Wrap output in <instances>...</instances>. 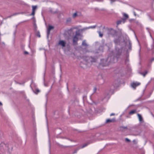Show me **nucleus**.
<instances>
[{"instance_id": "obj_1", "label": "nucleus", "mask_w": 154, "mask_h": 154, "mask_svg": "<svg viewBox=\"0 0 154 154\" xmlns=\"http://www.w3.org/2000/svg\"><path fill=\"white\" fill-rule=\"evenodd\" d=\"M107 34L109 36H114L116 35L117 32L113 29H107Z\"/></svg>"}, {"instance_id": "obj_2", "label": "nucleus", "mask_w": 154, "mask_h": 154, "mask_svg": "<svg viewBox=\"0 0 154 154\" xmlns=\"http://www.w3.org/2000/svg\"><path fill=\"white\" fill-rule=\"evenodd\" d=\"M111 58L110 57H109L106 60L102 59L101 60L100 65L103 66H106L108 65V62H112V61H109V60Z\"/></svg>"}, {"instance_id": "obj_3", "label": "nucleus", "mask_w": 154, "mask_h": 154, "mask_svg": "<svg viewBox=\"0 0 154 154\" xmlns=\"http://www.w3.org/2000/svg\"><path fill=\"white\" fill-rule=\"evenodd\" d=\"M84 60L88 63L94 62L96 61V59L92 57H86L84 58Z\"/></svg>"}, {"instance_id": "obj_4", "label": "nucleus", "mask_w": 154, "mask_h": 154, "mask_svg": "<svg viewBox=\"0 0 154 154\" xmlns=\"http://www.w3.org/2000/svg\"><path fill=\"white\" fill-rule=\"evenodd\" d=\"M2 149H3L5 150H8V144L4 142L1 143V150Z\"/></svg>"}, {"instance_id": "obj_5", "label": "nucleus", "mask_w": 154, "mask_h": 154, "mask_svg": "<svg viewBox=\"0 0 154 154\" xmlns=\"http://www.w3.org/2000/svg\"><path fill=\"white\" fill-rule=\"evenodd\" d=\"M140 84V82H133L131 84V86L134 89H135L136 87L139 85Z\"/></svg>"}, {"instance_id": "obj_6", "label": "nucleus", "mask_w": 154, "mask_h": 154, "mask_svg": "<svg viewBox=\"0 0 154 154\" xmlns=\"http://www.w3.org/2000/svg\"><path fill=\"white\" fill-rule=\"evenodd\" d=\"M78 40V36L74 35L73 38V42L74 45H76L77 44V41Z\"/></svg>"}, {"instance_id": "obj_7", "label": "nucleus", "mask_w": 154, "mask_h": 154, "mask_svg": "<svg viewBox=\"0 0 154 154\" xmlns=\"http://www.w3.org/2000/svg\"><path fill=\"white\" fill-rule=\"evenodd\" d=\"M66 44V42L63 40H60L58 43V45L62 46V47H65Z\"/></svg>"}, {"instance_id": "obj_8", "label": "nucleus", "mask_w": 154, "mask_h": 154, "mask_svg": "<svg viewBox=\"0 0 154 154\" xmlns=\"http://www.w3.org/2000/svg\"><path fill=\"white\" fill-rule=\"evenodd\" d=\"M54 28V26H51V25H49L48 26V28L47 29V37H48L49 34L50 33V31L52 29H53Z\"/></svg>"}, {"instance_id": "obj_9", "label": "nucleus", "mask_w": 154, "mask_h": 154, "mask_svg": "<svg viewBox=\"0 0 154 154\" xmlns=\"http://www.w3.org/2000/svg\"><path fill=\"white\" fill-rule=\"evenodd\" d=\"M32 12L31 14V15H34L35 14V11L37 8V6L36 5L32 6Z\"/></svg>"}, {"instance_id": "obj_10", "label": "nucleus", "mask_w": 154, "mask_h": 154, "mask_svg": "<svg viewBox=\"0 0 154 154\" xmlns=\"http://www.w3.org/2000/svg\"><path fill=\"white\" fill-rule=\"evenodd\" d=\"M81 14L80 13L78 12H76L75 13L73 14L72 17L73 18H75L77 17L80 15Z\"/></svg>"}, {"instance_id": "obj_11", "label": "nucleus", "mask_w": 154, "mask_h": 154, "mask_svg": "<svg viewBox=\"0 0 154 154\" xmlns=\"http://www.w3.org/2000/svg\"><path fill=\"white\" fill-rule=\"evenodd\" d=\"M137 116L139 118V121H140V122H142L143 121V118L141 116L140 114H138Z\"/></svg>"}, {"instance_id": "obj_12", "label": "nucleus", "mask_w": 154, "mask_h": 154, "mask_svg": "<svg viewBox=\"0 0 154 154\" xmlns=\"http://www.w3.org/2000/svg\"><path fill=\"white\" fill-rule=\"evenodd\" d=\"M82 45L83 46H85V47H87L88 46V45L87 44L86 41L85 40H84L83 41L82 43Z\"/></svg>"}, {"instance_id": "obj_13", "label": "nucleus", "mask_w": 154, "mask_h": 154, "mask_svg": "<svg viewBox=\"0 0 154 154\" xmlns=\"http://www.w3.org/2000/svg\"><path fill=\"white\" fill-rule=\"evenodd\" d=\"M80 31H79V29L78 31H76L75 32V35L78 36H80Z\"/></svg>"}, {"instance_id": "obj_14", "label": "nucleus", "mask_w": 154, "mask_h": 154, "mask_svg": "<svg viewBox=\"0 0 154 154\" xmlns=\"http://www.w3.org/2000/svg\"><path fill=\"white\" fill-rule=\"evenodd\" d=\"M88 29H89V28H88V27H86L82 29H79V31H80L81 32H82L84 31H85V30H86Z\"/></svg>"}, {"instance_id": "obj_15", "label": "nucleus", "mask_w": 154, "mask_h": 154, "mask_svg": "<svg viewBox=\"0 0 154 154\" xmlns=\"http://www.w3.org/2000/svg\"><path fill=\"white\" fill-rule=\"evenodd\" d=\"M148 73L147 71H145L144 72H140V73L144 77H145L146 75Z\"/></svg>"}, {"instance_id": "obj_16", "label": "nucleus", "mask_w": 154, "mask_h": 154, "mask_svg": "<svg viewBox=\"0 0 154 154\" xmlns=\"http://www.w3.org/2000/svg\"><path fill=\"white\" fill-rule=\"evenodd\" d=\"M136 112V110H131V111H130L129 112V114L130 115H132L134 113H135Z\"/></svg>"}, {"instance_id": "obj_17", "label": "nucleus", "mask_w": 154, "mask_h": 154, "mask_svg": "<svg viewBox=\"0 0 154 154\" xmlns=\"http://www.w3.org/2000/svg\"><path fill=\"white\" fill-rule=\"evenodd\" d=\"M89 143H89L88 142H87V143H85L82 145V146L81 147V148H83L86 146L88 145Z\"/></svg>"}, {"instance_id": "obj_18", "label": "nucleus", "mask_w": 154, "mask_h": 154, "mask_svg": "<svg viewBox=\"0 0 154 154\" xmlns=\"http://www.w3.org/2000/svg\"><path fill=\"white\" fill-rule=\"evenodd\" d=\"M98 32L99 34V36L100 37H102L103 36V33H102L100 31H98Z\"/></svg>"}, {"instance_id": "obj_19", "label": "nucleus", "mask_w": 154, "mask_h": 154, "mask_svg": "<svg viewBox=\"0 0 154 154\" xmlns=\"http://www.w3.org/2000/svg\"><path fill=\"white\" fill-rule=\"evenodd\" d=\"M123 16L125 18H126V19H128V15L127 14H126L125 13H124Z\"/></svg>"}, {"instance_id": "obj_20", "label": "nucleus", "mask_w": 154, "mask_h": 154, "mask_svg": "<svg viewBox=\"0 0 154 154\" xmlns=\"http://www.w3.org/2000/svg\"><path fill=\"white\" fill-rule=\"evenodd\" d=\"M19 13H14V14H13L11 15L10 16H9V17H10L13 16H15V15H16L18 14H19Z\"/></svg>"}, {"instance_id": "obj_21", "label": "nucleus", "mask_w": 154, "mask_h": 154, "mask_svg": "<svg viewBox=\"0 0 154 154\" xmlns=\"http://www.w3.org/2000/svg\"><path fill=\"white\" fill-rule=\"evenodd\" d=\"M71 21V19L70 18H69L66 20V22H70Z\"/></svg>"}, {"instance_id": "obj_22", "label": "nucleus", "mask_w": 154, "mask_h": 154, "mask_svg": "<svg viewBox=\"0 0 154 154\" xmlns=\"http://www.w3.org/2000/svg\"><path fill=\"white\" fill-rule=\"evenodd\" d=\"M39 92H40V90L38 89H36V91H35V93L37 94Z\"/></svg>"}, {"instance_id": "obj_23", "label": "nucleus", "mask_w": 154, "mask_h": 154, "mask_svg": "<svg viewBox=\"0 0 154 154\" xmlns=\"http://www.w3.org/2000/svg\"><path fill=\"white\" fill-rule=\"evenodd\" d=\"M97 88L96 87H94V89H93V94L96 93V91H97Z\"/></svg>"}, {"instance_id": "obj_24", "label": "nucleus", "mask_w": 154, "mask_h": 154, "mask_svg": "<svg viewBox=\"0 0 154 154\" xmlns=\"http://www.w3.org/2000/svg\"><path fill=\"white\" fill-rule=\"evenodd\" d=\"M122 22V20H119L117 22V24L118 25L120 24Z\"/></svg>"}, {"instance_id": "obj_25", "label": "nucleus", "mask_w": 154, "mask_h": 154, "mask_svg": "<svg viewBox=\"0 0 154 154\" xmlns=\"http://www.w3.org/2000/svg\"><path fill=\"white\" fill-rule=\"evenodd\" d=\"M127 19H126V18H122L121 20H122V22H123V23H124L126 21V20Z\"/></svg>"}, {"instance_id": "obj_26", "label": "nucleus", "mask_w": 154, "mask_h": 154, "mask_svg": "<svg viewBox=\"0 0 154 154\" xmlns=\"http://www.w3.org/2000/svg\"><path fill=\"white\" fill-rule=\"evenodd\" d=\"M111 122V119H108L106 120V123H109Z\"/></svg>"}, {"instance_id": "obj_27", "label": "nucleus", "mask_w": 154, "mask_h": 154, "mask_svg": "<svg viewBox=\"0 0 154 154\" xmlns=\"http://www.w3.org/2000/svg\"><path fill=\"white\" fill-rule=\"evenodd\" d=\"M96 27V26H94L88 27V28H89V29H90V28H94Z\"/></svg>"}, {"instance_id": "obj_28", "label": "nucleus", "mask_w": 154, "mask_h": 154, "mask_svg": "<svg viewBox=\"0 0 154 154\" xmlns=\"http://www.w3.org/2000/svg\"><path fill=\"white\" fill-rule=\"evenodd\" d=\"M125 140L126 141H127V142H129L130 141V140L127 138H125Z\"/></svg>"}, {"instance_id": "obj_29", "label": "nucleus", "mask_w": 154, "mask_h": 154, "mask_svg": "<svg viewBox=\"0 0 154 154\" xmlns=\"http://www.w3.org/2000/svg\"><path fill=\"white\" fill-rule=\"evenodd\" d=\"M37 36L38 37H40V34L39 32H38L37 33Z\"/></svg>"}, {"instance_id": "obj_30", "label": "nucleus", "mask_w": 154, "mask_h": 154, "mask_svg": "<svg viewBox=\"0 0 154 154\" xmlns=\"http://www.w3.org/2000/svg\"><path fill=\"white\" fill-rule=\"evenodd\" d=\"M128 42H129V45H130V47H129V48H130L131 47V42L129 40L128 41Z\"/></svg>"}, {"instance_id": "obj_31", "label": "nucleus", "mask_w": 154, "mask_h": 154, "mask_svg": "<svg viewBox=\"0 0 154 154\" xmlns=\"http://www.w3.org/2000/svg\"><path fill=\"white\" fill-rule=\"evenodd\" d=\"M153 61H154V58H152L151 59V60H150L151 63Z\"/></svg>"}, {"instance_id": "obj_32", "label": "nucleus", "mask_w": 154, "mask_h": 154, "mask_svg": "<svg viewBox=\"0 0 154 154\" xmlns=\"http://www.w3.org/2000/svg\"><path fill=\"white\" fill-rule=\"evenodd\" d=\"M111 122H114L115 121V119H111Z\"/></svg>"}, {"instance_id": "obj_33", "label": "nucleus", "mask_w": 154, "mask_h": 154, "mask_svg": "<svg viewBox=\"0 0 154 154\" xmlns=\"http://www.w3.org/2000/svg\"><path fill=\"white\" fill-rule=\"evenodd\" d=\"M121 128L123 129H127V127L122 126L121 127Z\"/></svg>"}, {"instance_id": "obj_34", "label": "nucleus", "mask_w": 154, "mask_h": 154, "mask_svg": "<svg viewBox=\"0 0 154 154\" xmlns=\"http://www.w3.org/2000/svg\"><path fill=\"white\" fill-rule=\"evenodd\" d=\"M24 54H29L28 52H27V51H24Z\"/></svg>"}, {"instance_id": "obj_35", "label": "nucleus", "mask_w": 154, "mask_h": 154, "mask_svg": "<svg viewBox=\"0 0 154 154\" xmlns=\"http://www.w3.org/2000/svg\"><path fill=\"white\" fill-rule=\"evenodd\" d=\"M115 115V114L114 113H112L110 114V116H114Z\"/></svg>"}, {"instance_id": "obj_36", "label": "nucleus", "mask_w": 154, "mask_h": 154, "mask_svg": "<svg viewBox=\"0 0 154 154\" xmlns=\"http://www.w3.org/2000/svg\"><path fill=\"white\" fill-rule=\"evenodd\" d=\"M111 1V3H112L113 2H115L116 0H110Z\"/></svg>"}, {"instance_id": "obj_37", "label": "nucleus", "mask_w": 154, "mask_h": 154, "mask_svg": "<svg viewBox=\"0 0 154 154\" xmlns=\"http://www.w3.org/2000/svg\"><path fill=\"white\" fill-rule=\"evenodd\" d=\"M133 13H134V15L136 16V13L134 11L133 12Z\"/></svg>"}, {"instance_id": "obj_38", "label": "nucleus", "mask_w": 154, "mask_h": 154, "mask_svg": "<svg viewBox=\"0 0 154 154\" xmlns=\"http://www.w3.org/2000/svg\"><path fill=\"white\" fill-rule=\"evenodd\" d=\"M99 48L100 49H103V47L102 46H100L99 47Z\"/></svg>"}, {"instance_id": "obj_39", "label": "nucleus", "mask_w": 154, "mask_h": 154, "mask_svg": "<svg viewBox=\"0 0 154 154\" xmlns=\"http://www.w3.org/2000/svg\"><path fill=\"white\" fill-rule=\"evenodd\" d=\"M48 94H47L46 95V98L47 99L48 98Z\"/></svg>"}, {"instance_id": "obj_40", "label": "nucleus", "mask_w": 154, "mask_h": 154, "mask_svg": "<svg viewBox=\"0 0 154 154\" xmlns=\"http://www.w3.org/2000/svg\"><path fill=\"white\" fill-rule=\"evenodd\" d=\"M32 84L30 85V87H31V88H32L31 85H32Z\"/></svg>"}, {"instance_id": "obj_41", "label": "nucleus", "mask_w": 154, "mask_h": 154, "mask_svg": "<svg viewBox=\"0 0 154 154\" xmlns=\"http://www.w3.org/2000/svg\"><path fill=\"white\" fill-rule=\"evenodd\" d=\"M114 42L115 43H116L117 42L116 41V40H114Z\"/></svg>"}, {"instance_id": "obj_42", "label": "nucleus", "mask_w": 154, "mask_h": 154, "mask_svg": "<svg viewBox=\"0 0 154 154\" xmlns=\"http://www.w3.org/2000/svg\"><path fill=\"white\" fill-rule=\"evenodd\" d=\"M135 141H136V140H133V142H135Z\"/></svg>"}, {"instance_id": "obj_43", "label": "nucleus", "mask_w": 154, "mask_h": 154, "mask_svg": "<svg viewBox=\"0 0 154 154\" xmlns=\"http://www.w3.org/2000/svg\"><path fill=\"white\" fill-rule=\"evenodd\" d=\"M126 61H128V59H127L126 60Z\"/></svg>"}, {"instance_id": "obj_44", "label": "nucleus", "mask_w": 154, "mask_h": 154, "mask_svg": "<svg viewBox=\"0 0 154 154\" xmlns=\"http://www.w3.org/2000/svg\"><path fill=\"white\" fill-rule=\"evenodd\" d=\"M2 105V103L1 102V106Z\"/></svg>"}, {"instance_id": "obj_45", "label": "nucleus", "mask_w": 154, "mask_h": 154, "mask_svg": "<svg viewBox=\"0 0 154 154\" xmlns=\"http://www.w3.org/2000/svg\"><path fill=\"white\" fill-rule=\"evenodd\" d=\"M17 25H16V28L17 27Z\"/></svg>"}, {"instance_id": "obj_46", "label": "nucleus", "mask_w": 154, "mask_h": 154, "mask_svg": "<svg viewBox=\"0 0 154 154\" xmlns=\"http://www.w3.org/2000/svg\"><path fill=\"white\" fill-rule=\"evenodd\" d=\"M115 87L116 86H115V85H113Z\"/></svg>"}, {"instance_id": "obj_47", "label": "nucleus", "mask_w": 154, "mask_h": 154, "mask_svg": "<svg viewBox=\"0 0 154 154\" xmlns=\"http://www.w3.org/2000/svg\"><path fill=\"white\" fill-rule=\"evenodd\" d=\"M153 1H154V0H153Z\"/></svg>"}]
</instances>
